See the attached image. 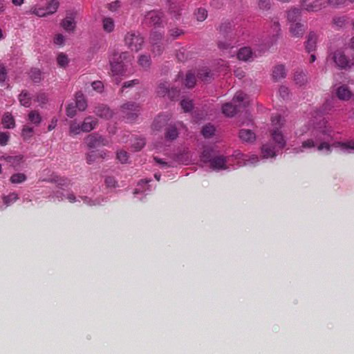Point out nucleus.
Masks as SVG:
<instances>
[{
  "label": "nucleus",
  "instance_id": "obj_1",
  "mask_svg": "<svg viewBox=\"0 0 354 354\" xmlns=\"http://www.w3.org/2000/svg\"><path fill=\"white\" fill-rule=\"evenodd\" d=\"M128 57L127 52L113 53L110 59L111 71L113 76L122 75L124 73L123 61Z\"/></svg>",
  "mask_w": 354,
  "mask_h": 354
},
{
  "label": "nucleus",
  "instance_id": "obj_2",
  "mask_svg": "<svg viewBox=\"0 0 354 354\" xmlns=\"http://www.w3.org/2000/svg\"><path fill=\"white\" fill-rule=\"evenodd\" d=\"M271 123L274 128L271 131V136L273 140L279 145V147L283 148L286 145V141L283 136L279 129L283 125V121L280 115H275L271 117Z\"/></svg>",
  "mask_w": 354,
  "mask_h": 354
},
{
  "label": "nucleus",
  "instance_id": "obj_3",
  "mask_svg": "<svg viewBox=\"0 0 354 354\" xmlns=\"http://www.w3.org/2000/svg\"><path fill=\"white\" fill-rule=\"evenodd\" d=\"M124 44L131 50L138 52L142 48L144 39L138 32H128L124 36Z\"/></svg>",
  "mask_w": 354,
  "mask_h": 354
},
{
  "label": "nucleus",
  "instance_id": "obj_4",
  "mask_svg": "<svg viewBox=\"0 0 354 354\" xmlns=\"http://www.w3.org/2000/svg\"><path fill=\"white\" fill-rule=\"evenodd\" d=\"M333 59L340 69H349L354 66V56L350 58L342 50H336L333 53Z\"/></svg>",
  "mask_w": 354,
  "mask_h": 354
},
{
  "label": "nucleus",
  "instance_id": "obj_5",
  "mask_svg": "<svg viewBox=\"0 0 354 354\" xmlns=\"http://www.w3.org/2000/svg\"><path fill=\"white\" fill-rule=\"evenodd\" d=\"M140 110L139 104L135 102H128L121 106L122 117L125 118L128 122H133L137 119Z\"/></svg>",
  "mask_w": 354,
  "mask_h": 354
},
{
  "label": "nucleus",
  "instance_id": "obj_6",
  "mask_svg": "<svg viewBox=\"0 0 354 354\" xmlns=\"http://www.w3.org/2000/svg\"><path fill=\"white\" fill-rule=\"evenodd\" d=\"M156 92L160 97L167 95L171 100H174L178 96L180 90L176 87H171L170 84L165 82L158 85Z\"/></svg>",
  "mask_w": 354,
  "mask_h": 354
},
{
  "label": "nucleus",
  "instance_id": "obj_7",
  "mask_svg": "<svg viewBox=\"0 0 354 354\" xmlns=\"http://www.w3.org/2000/svg\"><path fill=\"white\" fill-rule=\"evenodd\" d=\"M86 143L89 149L108 145L109 141L101 136L90 134L86 138Z\"/></svg>",
  "mask_w": 354,
  "mask_h": 354
},
{
  "label": "nucleus",
  "instance_id": "obj_8",
  "mask_svg": "<svg viewBox=\"0 0 354 354\" xmlns=\"http://www.w3.org/2000/svg\"><path fill=\"white\" fill-rule=\"evenodd\" d=\"M162 12L153 10V11L149 12L145 15V24L150 25V26H158L160 25V24L162 22Z\"/></svg>",
  "mask_w": 354,
  "mask_h": 354
},
{
  "label": "nucleus",
  "instance_id": "obj_9",
  "mask_svg": "<svg viewBox=\"0 0 354 354\" xmlns=\"http://www.w3.org/2000/svg\"><path fill=\"white\" fill-rule=\"evenodd\" d=\"M301 7L308 12H317L324 7L321 0H303Z\"/></svg>",
  "mask_w": 354,
  "mask_h": 354
},
{
  "label": "nucleus",
  "instance_id": "obj_10",
  "mask_svg": "<svg viewBox=\"0 0 354 354\" xmlns=\"http://www.w3.org/2000/svg\"><path fill=\"white\" fill-rule=\"evenodd\" d=\"M227 158L223 156H217L212 158L209 162L210 168L214 170L226 169Z\"/></svg>",
  "mask_w": 354,
  "mask_h": 354
},
{
  "label": "nucleus",
  "instance_id": "obj_11",
  "mask_svg": "<svg viewBox=\"0 0 354 354\" xmlns=\"http://www.w3.org/2000/svg\"><path fill=\"white\" fill-rule=\"evenodd\" d=\"M272 77L274 81L278 82L286 77V69L283 64L276 65L272 70Z\"/></svg>",
  "mask_w": 354,
  "mask_h": 354
},
{
  "label": "nucleus",
  "instance_id": "obj_12",
  "mask_svg": "<svg viewBox=\"0 0 354 354\" xmlns=\"http://www.w3.org/2000/svg\"><path fill=\"white\" fill-rule=\"evenodd\" d=\"M97 125V120L91 116H88L84 119L82 124V132H90L94 129Z\"/></svg>",
  "mask_w": 354,
  "mask_h": 354
},
{
  "label": "nucleus",
  "instance_id": "obj_13",
  "mask_svg": "<svg viewBox=\"0 0 354 354\" xmlns=\"http://www.w3.org/2000/svg\"><path fill=\"white\" fill-rule=\"evenodd\" d=\"M61 26L66 31H74L75 29V17L72 15H67L61 22Z\"/></svg>",
  "mask_w": 354,
  "mask_h": 354
},
{
  "label": "nucleus",
  "instance_id": "obj_14",
  "mask_svg": "<svg viewBox=\"0 0 354 354\" xmlns=\"http://www.w3.org/2000/svg\"><path fill=\"white\" fill-rule=\"evenodd\" d=\"M336 95L341 100H348L351 97L352 93L346 85H342L337 88Z\"/></svg>",
  "mask_w": 354,
  "mask_h": 354
},
{
  "label": "nucleus",
  "instance_id": "obj_15",
  "mask_svg": "<svg viewBox=\"0 0 354 354\" xmlns=\"http://www.w3.org/2000/svg\"><path fill=\"white\" fill-rule=\"evenodd\" d=\"M95 114L104 119H109L113 116V111L105 105H100L96 107L95 111Z\"/></svg>",
  "mask_w": 354,
  "mask_h": 354
},
{
  "label": "nucleus",
  "instance_id": "obj_16",
  "mask_svg": "<svg viewBox=\"0 0 354 354\" xmlns=\"http://www.w3.org/2000/svg\"><path fill=\"white\" fill-rule=\"evenodd\" d=\"M317 40V34L314 32H310L308 35L307 41L306 43V50L307 52L310 53L315 50Z\"/></svg>",
  "mask_w": 354,
  "mask_h": 354
},
{
  "label": "nucleus",
  "instance_id": "obj_17",
  "mask_svg": "<svg viewBox=\"0 0 354 354\" xmlns=\"http://www.w3.org/2000/svg\"><path fill=\"white\" fill-rule=\"evenodd\" d=\"M253 53L250 48L243 47L239 49L237 53V58L239 60L248 62L250 61L252 58Z\"/></svg>",
  "mask_w": 354,
  "mask_h": 354
},
{
  "label": "nucleus",
  "instance_id": "obj_18",
  "mask_svg": "<svg viewBox=\"0 0 354 354\" xmlns=\"http://www.w3.org/2000/svg\"><path fill=\"white\" fill-rule=\"evenodd\" d=\"M239 138L243 142H252L256 139V136L250 129H241L239 131Z\"/></svg>",
  "mask_w": 354,
  "mask_h": 354
},
{
  "label": "nucleus",
  "instance_id": "obj_19",
  "mask_svg": "<svg viewBox=\"0 0 354 354\" xmlns=\"http://www.w3.org/2000/svg\"><path fill=\"white\" fill-rule=\"evenodd\" d=\"M290 32L293 37H301L304 33V25L299 22L291 24L290 26Z\"/></svg>",
  "mask_w": 354,
  "mask_h": 354
},
{
  "label": "nucleus",
  "instance_id": "obj_20",
  "mask_svg": "<svg viewBox=\"0 0 354 354\" xmlns=\"http://www.w3.org/2000/svg\"><path fill=\"white\" fill-rule=\"evenodd\" d=\"M167 118L166 115H160L153 121L152 127L153 130L160 131L161 129L167 124Z\"/></svg>",
  "mask_w": 354,
  "mask_h": 354
},
{
  "label": "nucleus",
  "instance_id": "obj_21",
  "mask_svg": "<svg viewBox=\"0 0 354 354\" xmlns=\"http://www.w3.org/2000/svg\"><path fill=\"white\" fill-rule=\"evenodd\" d=\"M196 74L198 79L205 82H209L212 77V74L211 73L210 71L205 67L198 70L197 73Z\"/></svg>",
  "mask_w": 354,
  "mask_h": 354
},
{
  "label": "nucleus",
  "instance_id": "obj_22",
  "mask_svg": "<svg viewBox=\"0 0 354 354\" xmlns=\"http://www.w3.org/2000/svg\"><path fill=\"white\" fill-rule=\"evenodd\" d=\"M237 108L233 105L232 102H227L222 106V113L227 116L232 117L236 113Z\"/></svg>",
  "mask_w": 354,
  "mask_h": 354
},
{
  "label": "nucleus",
  "instance_id": "obj_23",
  "mask_svg": "<svg viewBox=\"0 0 354 354\" xmlns=\"http://www.w3.org/2000/svg\"><path fill=\"white\" fill-rule=\"evenodd\" d=\"M103 30L108 33L112 32L115 28L114 20L111 17H106L102 19Z\"/></svg>",
  "mask_w": 354,
  "mask_h": 354
},
{
  "label": "nucleus",
  "instance_id": "obj_24",
  "mask_svg": "<svg viewBox=\"0 0 354 354\" xmlns=\"http://www.w3.org/2000/svg\"><path fill=\"white\" fill-rule=\"evenodd\" d=\"M1 122L6 129H12L15 126V119L8 112L3 115Z\"/></svg>",
  "mask_w": 354,
  "mask_h": 354
},
{
  "label": "nucleus",
  "instance_id": "obj_25",
  "mask_svg": "<svg viewBox=\"0 0 354 354\" xmlns=\"http://www.w3.org/2000/svg\"><path fill=\"white\" fill-rule=\"evenodd\" d=\"M196 73L192 71L187 72L184 81V84L187 88H191L195 86L196 82Z\"/></svg>",
  "mask_w": 354,
  "mask_h": 354
},
{
  "label": "nucleus",
  "instance_id": "obj_26",
  "mask_svg": "<svg viewBox=\"0 0 354 354\" xmlns=\"http://www.w3.org/2000/svg\"><path fill=\"white\" fill-rule=\"evenodd\" d=\"M294 81L298 86H304L308 82L306 73L301 71H296L294 75Z\"/></svg>",
  "mask_w": 354,
  "mask_h": 354
},
{
  "label": "nucleus",
  "instance_id": "obj_27",
  "mask_svg": "<svg viewBox=\"0 0 354 354\" xmlns=\"http://www.w3.org/2000/svg\"><path fill=\"white\" fill-rule=\"evenodd\" d=\"M76 107L81 111H84L87 107V102L82 93H77L75 95Z\"/></svg>",
  "mask_w": 354,
  "mask_h": 354
},
{
  "label": "nucleus",
  "instance_id": "obj_28",
  "mask_svg": "<svg viewBox=\"0 0 354 354\" xmlns=\"http://www.w3.org/2000/svg\"><path fill=\"white\" fill-rule=\"evenodd\" d=\"M300 16L301 10L297 8L290 9L287 14L288 20L292 24L297 23V21L299 19Z\"/></svg>",
  "mask_w": 354,
  "mask_h": 354
},
{
  "label": "nucleus",
  "instance_id": "obj_29",
  "mask_svg": "<svg viewBox=\"0 0 354 354\" xmlns=\"http://www.w3.org/2000/svg\"><path fill=\"white\" fill-rule=\"evenodd\" d=\"M28 121L38 126L41 122V117L37 111H31L28 115Z\"/></svg>",
  "mask_w": 354,
  "mask_h": 354
},
{
  "label": "nucleus",
  "instance_id": "obj_30",
  "mask_svg": "<svg viewBox=\"0 0 354 354\" xmlns=\"http://www.w3.org/2000/svg\"><path fill=\"white\" fill-rule=\"evenodd\" d=\"M213 153V149L209 147H205L203 148V150L201 155V160L205 162H210L212 160V154Z\"/></svg>",
  "mask_w": 354,
  "mask_h": 354
},
{
  "label": "nucleus",
  "instance_id": "obj_31",
  "mask_svg": "<svg viewBox=\"0 0 354 354\" xmlns=\"http://www.w3.org/2000/svg\"><path fill=\"white\" fill-rule=\"evenodd\" d=\"M194 15L198 21L202 22L207 17V10L205 8H198L195 10Z\"/></svg>",
  "mask_w": 354,
  "mask_h": 354
},
{
  "label": "nucleus",
  "instance_id": "obj_32",
  "mask_svg": "<svg viewBox=\"0 0 354 354\" xmlns=\"http://www.w3.org/2000/svg\"><path fill=\"white\" fill-rule=\"evenodd\" d=\"M215 127L214 125L211 124H207L205 125L201 130V133L205 138H209L214 135L215 133Z\"/></svg>",
  "mask_w": 354,
  "mask_h": 354
},
{
  "label": "nucleus",
  "instance_id": "obj_33",
  "mask_svg": "<svg viewBox=\"0 0 354 354\" xmlns=\"http://www.w3.org/2000/svg\"><path fill=\"white\" fill-rule=\"evenodd\" d=\"M59 1L57 0H50V1H49L47 3V6H46V7L45 8L48 15H53L55 12H56L57 9H58V8H59Z\"/></svg>",
  "mask_w": 354,
  "mask_h": 354
},
{
  "label": "nucleus",
  "instance_id": "obj_34",
  "mask_svg": "<svg viewBox=\"0 0 354 354\" xmlns=\"http://www.w3.org/2000/svg\"><path fill=\"white\" fill-rule=\"evenodd\" d=\"M178 136V132L176 127L169 125L167 127L165 131V138L168 140H175Z\"/></svg>",
  "mask_w": 354,
  "mask_h": 354
},
{
  "label": "nucleus",
  "instance_id": "obj_35",
  "mask_svg": "<svg viewBox=\"0 0 354 354\" xmlns=\"http://www.w3.org/2000/svg\"><path fill=\"white\" fill-rule=\"evenodd\" d=\"M19 100L21 104L26 107H29L30 106V97L29 93L23 91L19 95Z\"/></svg>",
  "mask_w": 354,
  "mask_h": 354
},
{
  "label": "nucleus",
  "instance_id": "obj_36",
  "mask_svg": "<svg viewBox=\"0 0 354 354\" xmlns=\"http://www.w3.org/2000/svg\"><path fill=\"white\" fill-rule=\"evenodd\" d=\"M138 62L141 67L147 68L151 64V57L149 55H141L139 57Z\"/></svg>",
  "mask_w": 354,
  "mask_h": 354
},
{
  "label": "nucleus",
  "instance_id": "obj_37",
  "mask_svg": "<svg viewBox=\"0 0 354 354\" xmlns=\"http://www.w3.org/2000/svg\"><path fill=\"white\" fill-rule=\"evenodd\" d=\"M52 181L55 183L59 187H68L71 184V180L64 177L56 176L53 178Z\"/></svg>",
  "mask_w": 354,
  "mask_h": 354
},
{
  "label": "nucleus",
  "instance_id": "obj_38",
  "mask_svg": "<svg viewBox=\"0 0 354 354\" xmlns=\"http://www.w3.org/2000/svg\"><path fill=\"white\" fill-rule=\"evenodd\" d=\"M162 35L161 33H158V32H156L152 33L151 35V37H150L151 41L153 44V50L154 51L155 48H158L157 50H158V53H160L162 50L160 49V46H156V45L157 44V41H160L162 39Z\"/></svg>",
  "mask_w": 354,
  "mask_h": 354
},
{
  "label": "nucleus",
  "instance_id": "obj_39",
  "mask_svg": "<svg viewBox=\"0 0 354 354\" xmlns=\"http://www.w3.org/2000/svg\"><path fill=\"white\" fill-rule=\"evenodd\" d=\"M331 147H340L342 149H353L354 150V141H351L348 142H335L333 145H330Z\"/></svg>",
  "mask_w": 354,
  "mask_h": 354
},
{
  "label": "nucleus",
  "instance_id": "obj_40",
  "mask_svg": "<svg viewBox=\"0 0 354 354\" xmlns=\"http://www.w3.org/2000/svg\"><path fill=\"white\" fill-rule=\"evenodd\" d=\"M262 154L263 156L266 158L275 156L274 148L267 145H263Z\"/></svg>",
  "mask_w": 354,
  "mask_h": 354
},
{
  "label": "nucleus",
  "instance_id": "obj_41",
  "mask_svg": "<svg viewBox=\"0 0 354 354\" xmlns=\"http://www.w3.org/2000/svg\"><path fill=\"white\" fill-rule=\"evenodd\" d=\"M30 77L35 83H38L41 80V73L37 68H32L30 71Z\"/></svg>",
  "mask_w": 354,
  "mask_h": 354
},
{
  "label": "nucleus",
  "instance_id": "obj_42",
  "mask_svg": "<svg viewBox=\"0 0 354 354\" xmlns=\"http://www.w3.org/2000/svg\"><path fill=\"white\" fill-rule=\"evenodd\" d=\"M26 180V175L22 173L15 174L10 177V181L12 183H21Z\"/></svg>",
  "mask_w": 354,
  "mask_h": 354
},
{
  "label": "nucleus",
  "instance_id": "obj_43",
  "mask_svg": "<svg viewBox=\"0 0 354 354\" xmlns=\"http://www.w3.org/2000/svg\"><path fill=\"white\" fill-rule=\"evenodd\" d=\"M28 12L35 15L39 17H43L48 15L44 8L32 7Z\"/></svg>",
  "mask_w": 354,
  "mask_h": 354
},
{
  "label": "nucleus",
  "instance_id": "obj_44",
  "mask_svg": "<svg viewBox=\"0 0 354 354\" xmlns=\"http://www.w3.org/2000/svg\"><path fill=\"white\" fill-rule=\"evenodd\" d=\"M169 36L172 39H176L184 34V31L178 28H173L169 30Z\"/></svg>",
  "mask_w": 354,
  "mask_h": 354
},
{
  "label": "nucleus",
  "instance_id": "obj_45",
  "mask_svg": "<svg viewBox=\"0 0 354 354\" xmlns=\"http://www.w3.org/2000/svg\"><path fill=\"white\" fill-rule=\"evenodd\" d=\"M70 133L73 135H77L80 132L82 131V124H80L77 123L75 121L71 122L70 124Z\"/></svg>",
  "mask_w": 354,
  "mask_h": 354
},
{
  "label": "nucleus",
  "instance_id": "obj_46",
  "mask_svg": "<svg viewBox=\"0 0 354 354\" xmlns=\"http://www.w3.org/2000/svg\"><path fill=\"white\" fill-rule=\"evenodd\" d=\"M145 140L142 138H136L134 142L132 143V147L135 151L141 150L145 145Z\"/></svg>",
  "mask_w": 354,
  "mask_h": 354
},
{
  "label": "nucleus",
  "instance_id": "obj_47",
  "mask_svg": "<svg viewBox=\"0 0 354 354\" xmlns=\"http://www.w3.org/2000/svg\"><path fill=\"white\" fill-rule=\"evenodd\" d=\"M33 129L28 126H24L22 129L21 136L24 140H28L32 136Z\"/></svg>",
  "mask_w": 354,
  "mask_h": 354
},
{
  "label": "nucleus",
  "instance_id": "obj_48",
  "mask_svg": "<svg viewBox=\"0 0 354 354\" xmlns=\"http://www.w3.org/2000/svg\"><path fill=\"white\" fill-rule=\"evenodd\" d=\"M117 159L121 162V163H126L128 160L129 156L127 151L123 150H120L117 152L116 154Z\"/></svg>",
  "mask_w": 354,
  "mask_h": 354
},
{
  "label": "nucleus",
  "instance_id": "obj_49",
  "mask_svg": "<svg viewBox=\"0 0 354 354\" xmlns=\"http://www.w3.org/2000/svg\"><path fill=\"white\" fill-rule=\"evenodd\" d=\"M57 61L58 65L61 67H65L68 63L67 56L63 53H60L58 55Z\"/></svg>",
  "mask_w": 354,
  "mask_h": 354
},
{
  "label": "nucleus",
  "instance_id": "obj_50",
  "mask_svg": "<svg viewBox=\"0 0 354 354\" xmlns=\"http://www.w3.org/2000/svg\"><path fill=\"white\" fill-rule=\"evenodd\" d=\"M180 105L185 112H189L193 108L192 102L191 100H183L180 102Z\"/></svg>",
  "mask_w": 354,
  "mask_h": 354
},
{
  "label": "nucleus",
  "instance_id": "obj_51",
  "mask_svg": "<svg viewBox=\"0 0 354 354\" xmlns=\"http://www.w3.org/2000/svg\"><path fill=\"white\" fill-rule=\"evenodd\" d=\"M317 150L319 151L325 150L327 154H330L332 151L331 145L327 142H321L317 146Z\"/></svg>",
  "mask_w": 354,
  "mask_h": 354
},
{
  "label": "nucleus",
  "instance_id": "obj_52",
  "mask_svg": "<svg viewBox=\"0 0 354 354\" xmlns=\"http://www.w3.org/2000/svg\"><path fill=\"white\" fill-rule=\"evenodd\" d=\"M315 147V141L313 139H308L302 142L299 151L302 152L304 149H310Z\"/></svg>",
  "mask_w": 354,
  "mask_h": 354
},
{
  "label": "nucleus",
  "instance_id": "obj_53",
  "mask_svg": "<svg viewBox=\"0 0 354 354\" xmlns=\"http://www.w3.org/2000/svg\"><path fill=\"white\" fill-rule=\"evenodd\" d=\"M18 199V195L16 193H11L3 198L4 203L8 205L15 202Z\"/></svg>",
  "mask_w": 354,
  "mask_h": 354
},
{
  "label": "nucleus",
  "instance_id": "obj_54",
  "mask_svg": "<svg viewBox=\"0 0 354 354\" xmlns=\"http://www.w3.org/2000/svg\"><path fill=\"white\" fill-rule=\"evenodd\" d=\"M139 84H140V81L138 79L132 80L130 81H127V82H124V84L122 85V92H123L125 88L133 87L136 85H138Z\"/></svg>",
  "mask_w": 354,
  "mask_h": 354
},
{
  "label": "nucleus",
  "instance_id": "obj_55",
  "mask_svg": "<svg viewBox=\"0 0 354 354\" xmlns=\"http://www.w3.org/2000/svg\"><path fill=\"white\" fill-rule=\"evenodd\" d=\"M246 97V95L241 91L236 92L233 97V102H243Z\"/></svg>",
  "mask_w": 354,
  "mask_h": 354
},
{
  "label": "nucleus",
  "instance_id": "obj_56",
  "mask_svg": "<svg viewBox=\"0 0 354 354\" xmlns=\"http://www.w3.org/2000/svg\"><path fill=\"white\" fill-rule=\"evenodd\" d=\"M279 93L280 96L283 99L286 100L288 97L289 95V89L288 87L285 86H281L279 89Z\"/></svg>",
  "mask_w": 354,
  "mask_h": 354
},
{
  "label": "nucleus",
  "instance_id": "obj_57",
  "mask_svg": "<svg viewBox=\"0 0 354 354\" xmlns=\"http://www.w3.org/2000/svg\"><path fill=\"white\" fill-rule=\"evenodd\" d=\"M9 133L6 132L0 133V145L5 146L7 145L9 140Z\"/></svg>",
  "mask_w": 354,
  "mask_h": 354
},
{
  "label": "nucleus",
  "instance_id": "obj_58",
  "mask_svg": "<svg viewBox=\"0 0 354 354\" xmlns=\"http://www.w3.org/2000/svg\"><path fill=\"white\" fill-rule=\"evenodd\" d=\"M97 158V154L95 151H91L88 153L86 156V162L88 164L91 165L94 162Z\"/></svg>",
  "mask_w": 354,
  "mask_h": 354
},
{
  "label": "nucleus",
  "instance_id": "obj_59",
  "mask_svg": "<svg viewBox=\"0 0 354 354\" xmlns=\"http://www.w3.org/2000/svg\"><path fill=\"white\" fill-rule=\"evenodd\" d=\"M105 184L109 187H115L117 182L112 176H108L105 178Z\"/></svg>",
  "mask_w": 354,
  "mask_h": 354
},
{
  "label": "nucleus",
  "instance_id": "obj_60",
  "mask_svg": "<svg viewBox=\"0 0 354 354\" xmlns=\"http://www.w3.org/2000/svg\"><path fill=\"white\" fill-rule=\"evenodd\" d=\"M76 113L75 106L73 105V104H70L66 107V115L73 118Z\"/></svg>",
  "mask_w": 354,
  "mask_h": 354
},
{
  "label": "nucleus",
  "instance_id": "obj_61",
  "mask_svg": "<svg viewBox=\"0 0 354 354\" xmlns=\"http://www.w3.org/2000/svg\"><path fill=\"white\" fill-rule=\"evenodd\" d=\"M64 37L62 34H57L54 37V43L56 45L62 46L64 43Z\"/></svg>",
  "mask_w": 354,
  "mask_h": 354
},
{
  "label": "nucleus",
  "instance_id": "obj_62",
  "mask_svg": "<svg viewBox=\"0 0 354 354\" xmlns=\"http://www.w3.org/2000/svg\"><path fill=\"white\" fill-rule=\"evenodd\" d=\"M259 6L261 10H268L270 6V0H259Z\"/></svg>",
  "mask_w": 354,
  "mask_h": 354
},
{
  "label": "nucleus",
  "instance_id": "obj_63",
  "mask_svg": "<svg viewBox=\"0 0 354 354\" xmlns=\"http://www.w3.org/2000/svg\"><path fill=\"white\" fill-rule=\"evenodd\" d=\"M230 29H231V24L230 22L223 23L219 28L220 32L223 34L227 33Z\"/></svg>",
  "mask_w": 354,
  "mask_h": 354
},
{
  "label": "nucleus",
  "instance_id": "obj_64",
  "mask_svg": "<svg viewBox=\"0 0 354 354\" xmlns=\"http://www.w3.org/2000/svg\"><path fill=\"white\" fill-rule=\"evenodd\" d=\"M119 7H120V1H113L111 3H109L107 5L108 9L111 12L116 11Z\"/></svg>",
  "mask_w": 354,
  "mask_h": 354
}]
</instances>
